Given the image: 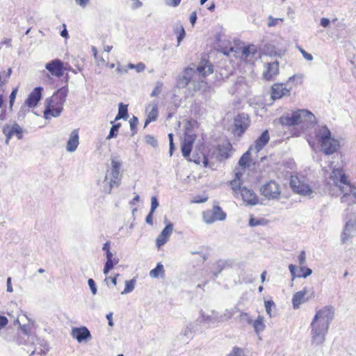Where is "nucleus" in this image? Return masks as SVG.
Listing matches in <instances>:
<instances>
[{
    "instance_id": "nucleus-36",
    "label": "nucleus",
    "mask_w": 356,
    "mask_h": 356,
    "mask_svg": "<svg viewBox=\"0 0 356 356\" xmlns=\"http://www.w3.org/2000/svg\"><path fill=\"white\" fill-rule=\"evenodd\" d=\"M136 280L134 279L127 280L125 282V288L121 294H127L131 292L135 287Z\"/></svg>"
},
{
    "instance_id": "nucleus-57",
    "label": "nucleus",
    "mask_w": 356,
    "mask_h": 356,
    "mask_svg": "<svg viewBox=\"0 0 356 356\" xmlns=\"http://www.w3.org/2000/svg\"><path fill=\"white\" fill-rule=\"evenodd\" d=\"M261 224V220H260V219H257V218L252 217V218H250V219L249 220V225L250 227H256Z\"/></svg>"
},
{
    "instance_id": "nucleus-59",
    "label": "nucleus",
    "mask_w": 356,
    "mask_h": 356,
    "mask_svg": "<svg viewBox=\"0 0 356 356\" xmlns=\"http://www.w3.org/2000/svg\"><path fill=\"white\" fill-rule=\"evenodd\" d=\"M118 262V259H114V261L106 260L104 267L111 270L113 268L114 264H116Z\"/></svg>"
},
{
    "instance_id": "nucleus-25",
    "label": "nucleus",
    "mask_w": 356,
    "mask_h": 356,
    "mask_svg": "<svg viewBox=\"0 0 356 356\" xmlns=\"http://www.w3.org/2000/svg\"><path fill=\"white\" fill-rule=\"evenodd\" d=\"M257 52V48L254 44H250L242 48L241 58L245 61H252Z\"/></svg>"
},
{
    "instance_id": "nucleus-15",
    "label": "nucleus",
    "mask_w": 356,
    "mask_h": 356,
    "mask_svg": "<svg viewBox=\"0 0 356 356\" xmlns=\"http://www.w3.org/2000/svg\"><path fill=\"white\" fill-rule=\"evenodd\" d=\"M158 104L159 102L154 100L146 106L145 112L147 113V118L145 122V127L151 122L156 120L159 113Z\"/></svg>"
},
{
    "instance_id": "nucleus-6",
    "label": "nucleus",
    "mask_w": 356,
    "mask_h": 356,
    "mask_svg": "<svg viewBox=\"0 0 356 356\" xmlns=\"http://www.w3.org/2000/svg\"><path fill=\"white\" fill-rule=\"evenodd\" d=\"M315 134L321 143L322 150L325 154H332L338 149L339 143L331 137V132L326 126L318 127L316 129Z\"/></svg>"
},
{
    "instance_id": "nucleus-40",
    "label": "nucleus",
    "mask_w": 356,
    "mask_h": 356,
    "mask_svg": "<svg viewBox=\"0 0 356 356\" xmlns=\"http://www.w3.org/2000/svg\"><path fill=\"white\" fill-rule=\"evenodd\" d=\"M163 83L161 81H156L155 87L150 94L152 97L158 96L162 91Z\"/></svg>"
},
{
    "instance_id": "nucleus-33",
    "label": "nucleus",
    "mask_w": 356,
    "mask_h": 356,
    "mask_svg": "<svg viewBox=\"0 0 356 356\" xmlns=\"http://www.w3.org/2000/svg\"><path fill=\"white\" fill-rule=\"evenodd\" d=\"M160 274H164V268L161 263H158L156 266L150 270L149 276L153 278H157Z\"/></svg>"
},
{
    "instance_id": "nucleus-23",
    "label": "nucleus",
    "mask_w": 356,
    "mask_h": 356,
    "mask_svg": "<svg viewBox=\"0 0 356 356\" xmlns=\"http://www.w3.org/2000/svg\"><path fill=\"white\" fill-rule=\"evenodd\" d=\"M79 131L78 129L73 130L69 137L68 141L66 145V149L69 152H74L79 144Z\"/></svg>"
},
{
    "instance_id": "nucleus-9",
    "label": "nucleus",
    "mask_w": 356,
    "mask_h": 356,
    "mask_svg": "<svg viewBox=\"0 0 356 356\" xmlns=\"http://www.w3.org/2000/svg\"><path fill=\"white\" fill-rule=\"evenodd\" d=\"M261 194L268 200L279 199L281 193L279 184L275 181H270L260 188Z\"/></svg>"
},
{
    "instance_id": "nucleus-64",
    "label": "nucleus",
    "mask_w": 356,
    "mask_h": 356,
    "mask_svg": "<svg viewBox=\"0 0 356 356\" xmlns=\"http://www.w3.org/2000/svg\"><path fill=\"white\" fill-rule=\"evenodd\" d=\"M330 24V21L328 18H322L321 19V25L325 28L327 27Z\"/></svg>"
},
{
    "instance_id": "nucleus-39",
    "label": "nucleus",
    "mask_w": 356,
    "mask_h": 356,
    "mask_svg": "<svg viewBox=\"0 0 356 356\" xmlns=\"http://www.w3.org/2000/svg\"><path fill=\"white\" fill-rule=\"evenodd\" d=\"M300 271L301 272V273L297 274V277L306 278L312 273V269L306 266H300Z\"/></svg>"
},
{
    "instance_id": "nucleus-10",
    "label": "nucleus",
    "mask_w": 356,
    "mask_h": 356,
    "mask_svg": "<svg viewBox=\"0 0 356 356\" xmlns=\"http://www.w3.org/2000/svg\"><path fill=\"white\" fill-rule=\"evenodd\" d=\"M202 216L207 224H211L218 220H224L227 215L218 205H215L213 209L204 211Z\"/></svg>"
},
{
    "instance_id": "nucleus-37",
    "label": "nucleus",
    "mask_w": 356,
    "mask_h": 356,
    "mask_svg": "<svg viewBox=\"0 0 356 356\" xmlns=\"http://www.w3.org/2000/svg\"><path fill=\"white\" fill-rule=\"evenodd\" d=\"M217 314L215 312H212V315H206L204 314H202V320L198 319L197 321H207L211 323H217V321H216Z\"/></svg>"
},
{
    "instance_id": "nucleus-19",
    "label": "nucleus",
    "mask_w": 356,
    "mask_h": 356,
    "mask_svg": "<svg viewBox=\"0 0 356 356\" xmlns=\"http://www.w3.org/2000/svg\"><path fill=\"white\" fill-rule=\"evenodd\" d=\"M72 336L79 342H82L91 338L90 332L86 327L73 328L72 330Z\"/></svg>"
},
{
    "instance_id": "nucleus-17",
    "label": "nucleus",
    "mask_w": 356,
    "mask_h": 356,
    "mask_svg": "<svg viewBox=\"0 0 356 356\" xmlns=\"http://www.w3.org/2000/svg\"><path fill=\"white\" fill-rule=\"evenodd\" d=\"M173 231V225L171 222H169L164 229L161 231L160 234L156 238V246L158 248H160L162 245H163L168 241L169 237L172 234Z\"/></svg>"
},
{
    "instance_id": "nucleus-18",
    "label": "nucleus",
    "mask_w": 356,
    "mask_h": 356,
    "mask_svg": "<svg viewBox=\"0 0 356 356\" xmlns=\"http://www.w3.org/2000/svg\"><path fill=\"white\" fill-rule=\"evenodd\" d=\"M42 87H36L29 94V95L25 101V104L29 108H34L37 106L38 103L39 102L42 97Z\"/></svg>"
},
{
    "instance_id": "nucleus-41",
    "label": "nucleus",
    "mask_w": 356,
    "mask_h": 356,
    "mask_svg": "<svg viewBox=\"0 0 356 356\" xmlns=\"http://www.w3.org/2000/svg\"><path fill=\"white\" fill-rule=\"evenodd\" d=\"M195 326L193 323H190L181 332V334L189 337L191 336L193 330H194Z\"/></svg>"
},
{
    "instance_id": "nucleus-49",
    "label": "nucleus",
    "mask_w": 356,
    "mask_h": 356,
    "mask_svg": "<svg viewBox=\"0 0 356 356\" xmlns=\"http://www.w3.org/2000/svg\"><path fill=\"white\" fill-rule=\"evenodd\" d=\"M138 123V120L135 116H133V118H131L129 120L131 130L134 131L133 134H134L136 133L135 129H136V127Z\"/></svg>"
},
{
    "instance_id": "nucleus-14",
    "label": "nucleus",
    "mask_w": 356,
    "mask_h": 356,
    "mask_svg": "<svg viewBox=\"0 0 356 356\" xmlns=\"http://www.w3.org/2000/svg\"><path fill=\"white\" fill-rule=\"evenodd\" d=\"M45 68L53 75L60 77L64 74V67L63 62L59 59H54L47 63Z\"/></svg>"
},
{
    "instance_id": "nucleus-30",
    "label": "nucleus",
    "mask_w": 356,
    "mask_h": 356,
    "mask_svg": "<svg viewBox=\"0 0 356 356\" xmlns=\"http://www.w3.org/2000/svg\"><path fill=\"white\" fill-rule=\"evenodd\" d=\"M251 324H252L254 331L257 333H259L265 329L264 317L261 316H259L256 320H254V321H252Z\"/></svg>"
},
{
    "instance_id": "nucleus-28",
    "label": "nucleus",
    "mask_w": 356,
    "mask_h": 356,
    "mask_svg": "<svg viewBox=\"0 0 356 356\" xmlns=\"http://www.w3.org/2000/svg\"><path fill=\"white\" fill-rule=\"evenodd\" d=\"M340 191L343 193L341 197V202L347 203L348 204H355V199L353 197L352 194L350 192L346 193V188L343 186L341 188Z\"/></svg>"
},
{
    "instance_id": "nucleus-35",
    "label": "nucleus",
    "mask_w": 356,
    "mask_h": 356,
    "mask_svg": "<svg viewBox=\"0 0 356 356\" xmlns=\"http://www.w3.org/2000/svg\"><path fill=\"white\" fill-rule=\"evenodd\" d=\"M250 151L246 152L243 156L240 158L238 161V165L243 168H246L249 166V163L250 161Z\"/></svg>"
},
{
    "instance_id": "nucleus-24",
    "label": "nucleus",
    "mask_w": 356,
    "mask_h": 356,
    "mask_svg": "<svg viewBox=\"0 0 356 356\" xmlns=\"http://www.w3.org/2000/svg\"><path fill=\"white\" fill-rule=\"evenodd\" d=\"M356 230L355 221L350 220H348L343 229V231L341 236V241L342 243H346L348 239L351 236L352 232Z\"/></svg>"
},
{
    "instance_id": "nucleus-27",
    "label": "nucleus",
    "mask_w": 356,
    "mask_h": 356,
    "mask_svg": "<svg viewBox=\"0 0 356 356\" xmlns=\"http://www.w3.org/2000/svg\"><path fill=\"white\" fill-rule=\"evenodd\" d=\"M227 261L225 260H218L213 265V275L215 278L221 273V271L227 266Z\"/></svg>"
},
{
    "instance_id": "nucleus-8",
    "label": "nucleus",
    "mask_w": 356,
    "mask_h": 356,
    "mask_svg": "<svg viewBox=\"0 0 356 356\" xmlns=\"http://www.w3.org/2000/svg\"><path fill=\"white\" fill-rule=\"evenodd\" d=\"M302 179L297 176H291L290 180L291 188L298 194L312 197L314 192L308 184L305 183L304 177Z\"/></svg>"
},
{
    "instance_id": "nucleus-32",
    "label": "nucleus",
    "mask_w": 356,
    "mask_h": 356,
    "mask_svg": "<svg viewBox=\"0 0 356 356\" xmlns=\"http://www.w3.org/2000/svg\"><path fill=\"white\" fill-rule=\"evenodd\" d=\"M9 131L13 136L15 135L18 139L22 138L23 130L17 123H14L12 127L9 126Z\"/></svg>"
},
{
    "instance_id": "nucleus-34",
    "label": "nucleus",
    "mask_w": 356,
    "mask_h": 356,
    "mask_svg": "<svg viewBox=\"0 0 356 356\" xmlns=\"http://www.w3.org/2000/svg\"><path fill=\"white\" fill-rule=\"evenodd\" d=\"M232 316V312L227 309L222 314H217L216 321H217V323H221L229 320Z\"/></svg>"
},
{
    "instance_id": "nucleus-56",
    "label": "nucleus",
    "mask_w": 356,
    "mask_h": 356,
    "mask_svg": "<svg viewBox=\"0 0 356 356\" xmlns=\"http://www.w3.org/2000/svg\"><path fill=\"white\" fill-rule=\"evenodd\" d=\"M181 0H165V3L171 7H177Z\"/></svg>"
},
{
    "instance_id": "nucleus-31",
    "label": "nucleus",
    "mask_w": 356,
    "mask_h": 356,
    "mask_svg": "<svg viewBox=\"0 0 356 356\" xmlns=\"http://www.w3.org/2000/svg\"><path fill=\"white\" fill-rule=\"evenodd\" d=\"M128 117V110L127 106L123 104V103H120L118 108V113L115 118V120H118L121 118L126 119Z\"/></svg>"
},
{
    "instance_id": "nucleus-45",
    "label": "nucleus",
    "mask_w": 356,
    "mask_h": 356,
    "mask_svg": "<svg viewBox=\"0 0 356 356\" xmlns=\"http://www.w3.org/2000/svg\"><path fill=\"white\" fill-rule=\"evenodd\" d=\"M191 161H193V162H195L197 164H200V163H202L204 167H207L208 164H209L208 159L204 155H203L202 158L198 157V159H191Z\"/></svg>"
},
{
    "instance_id": "nucleus-52",
    "label": "nucleus",
    "mask_w": 356,
    "mask_h": 356,
    "mask_svg": "<svg viewBox=\"0 0 356 356\" xmlns=\"http://www.w3.org/2000/svg\"><path fill=\"white\" fill-rule=\"evenodd\" d=\"M298 49L300 51V53L302 54V55L305 59H306L307 60H309V61H312L313 60V56L311 54L307 53L305 50H304L300 47H298Z\"/></svg>"
},
{
    "instance_id": "nucleus-58",
    "label": "nucleus",
    "mask_w": 356,
    "mask_h": 356,
    "mask_svg": "<svg viewBox=\"0 0 356 356\" xmlns=\"http://www.w3.org/2000/svg\"><path fill=\"white\" fill-rule=\"evenodd\" d=\"M240 318L241 320H245L248 324H251L252 322V320L246 312H241L240 314Z\"/></svg>"
},
{
    "instance_id": "nucleus-60",
    "label": "nucleus",
    "mask_w": 356,
    "mask_h": 356,
    "mask_svg": "<svg viewBox=\"0 0 356 356\" xmlns=\"http://www.w3.org/2000/svg\"><path fill=\"white\" fill-rule=\"evenodd\" d=\"M8 323V318L4 316H0V330Z\"/></svg>"
},
{
    "instance_id": "nucleus-22",
    "label": "nucleus",
    "mask_w": 356,
    "mask_h": 356,
    "mask_svg": "<svg viewBox=\"0 0 356 356\" xmlns=\"http://www.w3.org/2000/svg\"><path fill=\"white\" fill-rule=\"evenodd\" d=\"M289 95V90L282 83H277L271 88V97L273 99H280Z\"/></svg>"
},
{
    "instance_id": "nucleus-5",
    "label": "nucleus",
    "mask_w": 356,
    "mask_h": 356,
    "mask_svg": "<svg viewBox=\"0 0 356 356\" xmlns=\"http://www.w3.org/2000/svg\"><path fill=\"white\" fill-rule=\"evenodd\" d=\"M280 122L284 126H293L303 123L307 127H309L316 122V117L312 112L300 109L283 115L280 118Z\"/></svg>"
},
{
    "instance_id": "nucleus-55",
    "label": "nucleus",
    "mask_w": 356,
    "mask_h": 356,
    "mask_svg": "<svg viewBox=\"0 0 356 356\" xmlns=\"http://www.w3.org/2000/svg\"><path fill=\"white\" fill-rule=\"evenodd\" d=\"M17 92V88H15L13 90V91L11 92V94L10 95L9 104H10V108H12L13 106L15 99L16 98Z\"/></svg>"
},
{
    "instance_id": "nucleus-26",
    "label": "nucleus",
    "mask_w": 356,
    "mask_h": 356,
    "mask_svg": "<svg viewBox=\"0 0 356 356\" xmlns=\"http://www.w3.org/2000/svg\"><path fill=\"white\" fill-rule=\"evenodd\" d=\"M173 30L177 35V46H179L186 35L184 28L180 22H177L173 26Z\"/></svg>"
},
{
    "instance_id": "nucleus-63",
    "label": "nucleus",
    "mask_w": 356,
    "mask_h": 356,
    "mask_svg": "<svg viewBox=\"0 0 356 356\" xmlns=\"http://www.w3.org/2000/svg\"><path fill=\"white\" fill-rule=\"evenodd\" d=\"M153 214L152 211H149L148 215L146 216L145 221L147 224L152 225H153Z\"/></svg>"
},
{
    "instance_id": "nucleus-54",
    "label": "nucleus",
    "mask_w": 356,
    "mask_h": 356,
    "mask_svg": "<svg viewBox=\"0 0 356 356\" xmlns=\"http://www.w3.org/2000/svg\"><path fill=\"white\" fill-rule=\"evenodd\" d=\"M168 138H169V142H170L169 154H170V156H171L173 154V151L175 149V145L173 143V134L172 133L168 134Z\"/></svg>"
},
{
    "instance_id": "nucleus-38",
    "label": "nucleus",
    "mask_w": 356,
    "mask_h": 356,
    "mask_svg": "<svg viewBox=\"0 0 356 356\" xmlns=\"http://www.w3.org/2000/svg\"><path fill=\"white\" fill-rule=\"evenodd\" d=\"M120 126H121L120 123L113 124L110 129L109 134L106 137V139L110 140L111 138H115L118 135V130H119V128L120 127Z\"/></svg>"
},
{
    "instance_id": "nucleus-11",
    "label": "nucleus",
    "mask_w": 356,
    "mask_h": 356,
    "mask_svg": "<svg viewBox=\"0 0 356 356\" xmlns=\"http://www.w3.org/2000/svg\"><path fill=\"white\" fill-rule=\"evenodd\" d=\"M314 297V291L312 289L304 287L302 290L296 292L292 298V303L294 309L299 308L300 305Z\"/></svg>"
},
{
    "instance_id": "nucleus-4",
    "label": "nucleus",
    "mask_w": 356,
    "mask_h": 356,
    "mask_svg": "<svg viewBox=\"0 0 356 356\" xmlns=\"http://www.w3.org/2000/svg\"><path fill=\"white\" fill-rule=\"evenodd\" d=\"M68 93V88L66 86L62 87L55 92L51 97L45 101V109L44 118L46 120L51 117H58L63 110V105Z\"/></svg>"
},
{
    "instance_id": "nucleus-3",
    "label": "nucleus",
    "mask_w": 356,
    "mask_h": 356,
    "mask_svg": "<svg viewBox=\"0 0 356 356\" xmlns=\"http://www.w3.org/2000/svg\"><path fill=\"white\" fill-rule=\"evenodd\" d=\"M213 72V65L210 62L203 60L200 62L196 70L193 67H186L178 77L177 87L185 88L190 82L194 86V90H199L204 87L205 83L200 80L201 77H205Z\"/></svg>"
},
{
    "instance_id": "nucleus-20",
    "label": "nucleus",
    "mask_w": 356,
    "mask_h": 356,
    "mask_svg": "<svg viewBox=\"0 0 356 356\" xmlns=\"http://www.w3.org/2000/svg\"><path fill=\"white\" fill-rule=\"evenodd\" d=\"M279 73V63L275 61L268 63L265 66V70L263 72V76L266 80H271L275 76Z\"/></svg>"
},
{
    "instance_id": "nucleus-43",
    "label": "nucleus",
    "mask_w": 356,
    "mask_h": 356,
    "mask_svg": "<svg viewBox=\"0 0 356 356\" xmlns=\"http://www.w3.org/2000/svg\"><path fill=\"white\" fill-rule=\"evenodd\" d=\"M2 132L6 136V144L8 145L9 143V141H10L11 137L13 136L12 134L9 131V125L6 124L3 127Z\"/></svg>"
},
{
    "instance_id": "nucleus-29",
    "label": "nucleus",
    "mask_w": 356,
    "mask_h": 356,
    "mask_svg": "<svg viewBox=\"0 0 356 356\" xmlns=\"http://www.w3.org/2000/svg\"><path fill=\"white\" fill-rule=\"evenodd\" d=\"M193 147V142L191 140H184L181 145V152L183 156L187 159L191 152Z\"/></svg>"
},
{
    "instance_id": "nucleus-44",
    "label": "nucleus",
    "mask_w": 356,
    "mask_h": 356,
    "mask_svg": "<svg viewBox=\"0 0 356 356\" xmlns=\"http://www.w3.org/2000/svg\"><path fill=\"white\" fill-rule=\"evenodd\" d=\"M265 309L267 314L271 317V308L275 306V303L273 300H266L264 302Z\"/></svg>"
},
{
    "instance_id": "nucleus-13",
    "label": "nucleus",
    "mask_w": 356,
    "mask_h": 356,
    "mask_svg": "<svg viewBox=\"0 0 356 356\" xmlns=\"http://www.w3.org/2000/svg\"><path fill=\"white\" fill-rule=\"evenodd\" d=\"M249 124L248 115L243 113L238 114L234 119V131L238 132V134L241 135L247 129Z\"/></svg>"
},
{
    "instance_id": "nucleus-62",
    "label": "nucleus",
    "mask_w": 356,
    "mask_h": 356,
    "mask_svg": "<svg viewBox=\"0 0 356 356\" xmlns=\"http://www.w3.org/2000/svg\"><path fill=\"white\" fill-rule=\"evenodd\" d=\"M242 350L238 348H234L228 356H241Z\"/></svg>"
},
{
    "instance_id": "nucleus-42",
    "label": "nucleus",
    "mask_w": 356,
    "mask_h": 356,
    "mask_svg": "<svg viewBox=\"0 0 356 356\" xmlns=\"http://www.w3.org/2000/svg\"><path fill=\"white\" fill-rule=\"evenodd\" d=\"M230 186L235 193H238L241 191V182L239 179H235L230 181Z\"/></svg>"
},
{
    "instance_id": "nucleus-21",
    "label": "nucleus",
    "mask_w": 356,
    "mask_h": 356,
    "mask_svg": "<svg viewBox=\"0 0 356 356\" xmlns=\"http://www.w3.org/2000/svg\"><path fill=\"white\" fill-rule=\"evenodd\" d=\"M241 195L244 200L250 205H256L258 203V198L257 195L250 189L246 187H243L241 191Z\"/></svg>"
},
{
    "instance_id": "nucleus-47",
    "label": "nucleus",
    "mask_w": 356,
    "mask_h": 356,
    "mask_svg": "<svg viewBox=\"0 0 356 356\" xmlns=\"http://www.w3.org/2000/svg\"><path fill=\"white\" fill-rule=\"evenodd\" d=\"M129 68L136 69L138 72H140L145 70V65L143 63H139L137 65L130 63Z\"/></svg>"
},
{
    "instance_id": "nucleus-48",
    "label": "nucleus",
    "mask_w": 356,
    "mask_h": 356,
    "mask_svg": "<svg viewBox=\"0 0 356 356\" xmlns=\"http://www.w3.org/2000/svg\"><path fill=\"white\" fill-rule=\"evenodd\" d=\"M345 187L346 188V193L350 192L356 202V186H353L348 183L345 185Z\"/></svg>"
},
{
    "instance_id": "nucleus-16",
    "label": "nucleus",
    "mask_w": 356,
    "mask_h": 356,
    "mask_svg": "<svg viewBox=\"0 0 356 356\" xmlns=\"http://www.w3.org/2000/svg\"><path fill=\"white\" fill-rule=\"evenodd\" d=\"M270 136L268 130L264 131L261 135L257 139L253 145H251L249 148V151H253L255 153H258L268 143Z\"/></svg>"
},
{
    "instance_id": "nucleus-2",
    "label": "nucleus",
    "mask_w": 356,
    "mask_h": 356,
    "mask_svg": "<svg viewBox=\"0 0 356 356\" xmlns=\"http://www.w3.org/2000/svg\"><path fill=\"white\" fill-rule=\"evenodd\" d=\"M334 308L331 305L323 307L316 311L310 324L312 343L319 346L324 343L330 325L334 319Z\"/></svg>"
},
{
    "instance_id": "nucleus-1",
    "label": "nucleus",
    "mask_w": 356,
    "mask_h": 356,
    "mask_svg": "<svg viewBox=\"0 0 356 356\" xmlns=\"http://www.w3.org/2000/svg\"><path fill=\"white\" fill-rule=\"evenodd\" d=\"M334 308L331 305L323 307L316 311L310 324L312 343L319 346L324 343L330 325L334 319Z\"/></svg>"
},
{
    "instance_id": "nucleus-51",
    "label": "nucleus",
    "mask_w": 356,
    "mask_h": 356,
    "mask_svg": "<svg viewBox=\"0 0 356 356\" xmlns=\"http://www.w3.org/2000/svg\"><path fill=\"white\" fill-rule=\"evenodd\" d=\"M88 283L92 295H96L97 289L95 281L92 278H90L88 280Z\"/></svg>"
},
{
    "instance_id": "nucleus-46",
    "label": "nucleus",
    "mask_w": 356,
    "mask_h": 356,
    "mask_svg": "<svg viewBox=\"0 0 356 356\" xmlns=\"http://www.w3.org/2000/svg\"><path fill=\"white\" fill-rule=\"evenodd\" d=\"M145 141L147 144L152 145L154 147H156L158 145L157 140L152 136H150V135L146 136Z\"/></svg>"
},
{
    "instance_id": "nucleus-7",
    "label": "nucleus",
    "mask_w": 356,
    "mask_h": 356,
    "mask_svg": "<svg viewBox=\"0 0 356 356\" xmlns=\"http://www.w3.org/2000/svg\"><path fill=\"white\" fill-rule=\"evenodd\" d=\"M122 166V161L117 157H113L111 159V179L109 182L107 181L108 177H105L104 184V192L106 193H111L112 188L115 186H118L120 182V169Z\"/></svg>"
},
{
    "instance_id": "nucleus-12",
    "label": "nucleus",
    "mask_w": 356,
    "mask_h": 356,
    "mask_svg": "<svg viewBox=\"0 0 356 356\" xmlns=\"http://www.w3.org/2000/svg\"><path fill=\"white\" fill-rule=\"evenodd\" d=\"M329 183L337 186L339 189L346 184H348L346 175L341 169H333L329 177Z\"/></svg>"
},
{
    "instance_id": "nucleus-53",
    "label": "nucleus",
    "mask_w": 356,
    "mask_h": 356,
    "mask_svg": "<svg viewBox=\"0 0 356 356\" xmlns=\"http://www.w3.org/2000/svg\"><path fill=\"white\" fill-rule=\"evenodd\" d=\"M159 207V202L156 197H152L151 198V209L150 211L154 213L156 209Z\"/></svg>"
},
{
    "instance_id": "nucleus-61",
    "label": "nucleus",
    "mask_w": 356,
    "mask_h": 356,
    "mask_svg": "<svg viewBox=\"0 0 356 356\" xmlns=\"http://www.w3.org/2000/svg\"><path fill=\"white\" fill-rule=\"evenodd\" d=\"M278 20H282V19L273 18L272 16H269L268 26L269 27L275 26Z\"/></svg>"
},
{
    "instance_id": "nucleus-50",
    "label": "nucleus",
    "mask_w": 356,
    "mask_h": 356,
    "mask_svg": "<svg viewBox=\"0 0 356 356\" xmlns=\"http://www.w3.org/2000/svg\"><path fill=\"white\" fill-rule=\"evenodd\" d=\"M298 263L300 266H305L306 264V254L304 250H302L298 257Z\"/></svg>"
}]
</instances>
